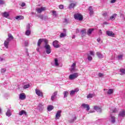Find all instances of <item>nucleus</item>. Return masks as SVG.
<instances>
[{
    "instance_id": "c85d7f7f",
    "label": "nucleus",
    "mask_w": 125,
    "mask_h": 125,
    "mask_svg": "<svg viewBox=\"0 0 125 125\" xmlns=\"http://www.w3.org/2000/svg\"><path fill=\"white\" fill-rule=\"evenodd\" d=\"M76 6V4L74 3H71L69 6V9H72V8H74Z\"/></svg>"
},
{
    "instance_id": "f704fd0d",
    "label": "nucleus",
    "mask_w": 125,
    "mask_h": 125,
    "mask_svg": "<svg viewBox=\"0 0 125 125\" xmlns=\"http://www.w3.org/2000/svg\"><path fill=\"white\" fill-rule=\"evenodd\" d=\"M25 35L26 36H30V35H31V30H26V31L25 32Z\"/></svg>"
},
{
    "instance_id": "37998d69",
    "label": "nucleus",
    "mask_w": 125,
    "mask_h": 125,
    "mask_svg": "<svg viewBox=\"0 0 125 125\" xmlns=\"http://www.w3.org/2000/svg\"><path fill=\"white\" fill-rule=\"evenodd\" d=\"M30 29H31V25H30L29 23H28V24L26 25V30H30Z\"/></svg>"
},
{
    "instance_id": "a878e982",
    "label": "nucleus",
    "mask_w": 125,
    "mask_h": 125,
    "mask_svg": "<svg viewBox=\"0 0 125 125\" xmlns=\"http://www.w3.org/2000/svg\"><path fill=\"white\" fill-rule=\"evenodd\" d=\"M22 115H25V116H26V115H27V112H26V111H25V110H21V111H20L19 115L22 116Z\"/></svg>"
},
{
    "instance_id": "4be33fe9",
    "label": "nucleus",
    "mask_w": 125,
    "mask_h": 125,
    "mask_svg": "<svg viewBox=\"0 0 125 125\" xmlns=\"http://www.w3.org/2000/svg\"><path fill=\"white\" fill-rule=\"evenodd\" d=\"M47 111L49 112H50V111H52V110H53L54 109V107H53V105H49L47 106Z\"/></svg>"
},
{
    "instance_id": "a19ab883",
    "label": "nucleus",
    "mask_w": 125,
    "mask_h": 125,
    "mask_svg": "<svg viewBox=\"0 0 125 125\" xmlns=\"http://www.w3.org/2000/svg\"><path fill=\"white\" fill-rule=\"evenodd\" d=\"M29 87H30V85L29 84H26V85H24L23 87L24 89H26V88H29Z\"/></svg>"
},
{
    "instance_id": "2f4dec72",
    "label": "nucleus",
    "mask_w": 125,
    "mask_h": 125,
    "mask_svg": "<svg viewBox=\"0 0 125 125\" xmlns=\"http://www.w3.org/2000/svg\"><path fill=\"white\" fill-rule=\"evenodd\" d=\"M120 73L121 76H123V75H125V69H122L120 70Z\"/></svg>"
},
{
    "instance_id": "0e129e2a",
    "label": "nucleus",
    "mask_w": 125,
    "mask_h": 125,
    "mask_svg": "<svg viewBox=\"0 0 125 125\" xmlns=\"http://www.w3.org/2000/svg\"><path fill=\"white\" fill-rule=\"evenodd\" d=\"M94 112H95V111L93 110V111H90L89 113H94Z\"/></svg>"
},
{
    "instance_id": "e433bc0d",
    "label": "nucleus",
    "mask_w": 125,
    "mask_h": 125,
    "mask_svg": "<svg viewBox=\"0 0 125 125\" xmlns=\"http://www.w3.org/2000/svg\"><path fill=\"white\" fill-rule=\"evenodd\" d=\"M48 19V17L47 16H43L42 15V19H41V20H47Z\"/></svg>"
},
{
    "instance_id": "f8f14e48",
    "label": "nucleus",
    "mask_w": 125,
    "mask_h": 125,
    "mask_svg": "<svg viewBox=\"0 0 125 125\" xmlns=\"http://www.w3.org/2000/svg\"><path fill=\"white\" fill-rule=\"evenodd\" d=\"M78 91H79V89L78 88L75 89L74 90H71L70 95L71 96H73V95H75V94H76V93H77Z\"/></svg>"
},
{
    "instance_id": "f257e3e1",
    "label": "nucleus",
    "mask_w": 125,
    "mask_h": 125,
    "mask_svg": "<svg viewBox=\"0 0 125 125\" xmlns=\"http://www.w3.org/2000/svg\"><path fill=\"white\" fill-rule=\"evenodd\" d=\"M8 38L6 39V40L4 42V45L6 48H8V45L9 43L13 40V36L10 33H9L8 35Z\"/></svg>"
},
{
    "instance_id": "09e8293b",
    "label": "nucleus",
    "mask_w": 125,
    "mask_h": 125,
    "mask_svg": "<svg viewBox=\"0 0 125 125\" xmlns=\"http://www.w3.org/2000/svg\"><path fill=\"white\" fill-rule=\"evenodd\" d=\"M107 14H108L107 13V12H104V13L103 14V15L104 17H106Z\"/></svg>"
},
{
    "instance_id": "473e14b6",
    "label": "nucleus",
    "mask_w": 125,
    "mask_h": 125,
    "mask_svg": "<svg viewBox=\"0 0 125 125\" xmlns=\"http://www.w3.org/2000/svg\"><path fill=\"white\" fill-rule=\"evenodd\" d=\"M52 13L54 17H57V13L56 12V11H52Z\"/></svg>"
},
{
    "instance_id": "393cba45",
    "label": "nucleus",
    "mask_w": 125,
    "mask_h": 125,
    "mask_svg": "<svg viewBox=\"0 0 125 125\" xmlns=\"http://www.w3.org/2000/svg\"><path fill=\"white\" fill-rule=\"evenodd\" d=\"M117 14H113L112 16L110 18V20L113 21L116 19V17H117Z\"/></svg>"
},
{
    "instance_id": "603ef678",
    "label": "nucleus",
    "mask_w": 125,
    "mask_h": 125,
    "mask_svg": "<svg viewBox=\"0 0 125 125\" xmlns=\"http://www.w3.org/2000/svg\"><path fill=\"white\" fill-rule=\"evenodd\" d=\"M28 44H29V42H28L25 41L24 42V45H25V46H27Z\"/></svg>"
},
{
    "instance_id": "412c9836",
    "label": "nucleus",
    "mask_w": 125,
    "mask_h": 125,
    "mask_svg": "<svg viewBox=\"0 0 125 125\" xmlns=\"http://www.w3.org/2000/svg\"><path fill=\"white\" fill-rule=\"evenodd\" d=\"M15 18L17 20L19 21V20H23V19H24V17L23 16L20 15L16 16Z\"/></svg>"
},
{
    "instance_id": "dca6fc26",
    "label": "nucleus",
    "mask_w": 125,
    "mask_h": 125,
    "mask_svg": "<svg viewBox=\"0 0 125 125\" xmlns=\"http://www.w3.org/2000/svg\"><path fill=\"white\" fill-rule=\"evenodd\" d=\"M20 99L21 100H25L26 99V95H25V93H22L20 94Z\"/></svg>"
},
{
    "instance_id": "0eeeda50",
    "label": "nucleus",
    "mask_w": 125,
    "mask_h": 125,
    "mask_svg": "<svg viewBox=\"0 0 125 125\" xmlns=\"http://www.w3.org/2000/svg\"><path fill=\"white\" fill-rule=\"evenodd\" d=\"M53 46L55 48H59L60 45L59 44V42L56 40L53 42Z\"/></svg>"
},
{
    "instance_id": "680f3d73",
    "label": "nucleus",
    "mask_w": 125,
    "mask_h": 125,
    "mask_svg": "<svg viewBox=\"0 0 125 125\" xmlns=\"http://www.w3.org/2000/svg\"><path fill=\"white\" fill-rule=\"evenodd\" d=\"M36 50L38 51V52H40V47L37 48Z\"/></svg>"
},
{
    "instance_id": "4468645a",
    "label": "nucleus",
    "mask_w": 125,
    "mask_h": 125,
    "mask_svg": "<svg viewBox=\"0 0 125 125\" xmlns=\"http://www.w3.org/2000/svg\"><path fill=\"white\" fill-rule=\"evenodd\" d=\"M61 113H62V111L61 110H58L57 112L56 115V120H58L61 117Z\"/></svg>"
},
{
    "instance_id": "69168bd1",
    "label": "nucleus",
    "mask_w": 125,
    "mask_h": 125,
    "mask_svg": "<svg viewBox=\"0 0 125 125\" xmlns=\"http://www.w3.org/2000/svg\"><path fill=\"white\" fill-rule=\"evenodd\" d=\"M76 38V36L75 35H73L72 36V39H75Z\"/></svg>"
},
{
    "instance_id": "6e6552de",
    "label": "nucleus",
    "mask_w": 125,
    "mask_h": 125,
    "mask_svg": "<svg viewBox=\"0 0 125 125\" xmlns=\"http://www.w3.org/2000/svg\"><path fill=\"white\" fill-rule=\"evenodd\" d=\"M57 94H58V91H55L51 97V101H54L55 99L56 98L57 96Z\"/></svg>"
},
{
    "instance_id": "c9c22d12",
    "label": "nucleus",
    "mask_w": 125,
    "mask_h": 125,
    "mask_svg": "<svg viewBox=\"0 0 125 125\" xmlns=\"http://www.w3.org/2000/svg\"><path fill=\"white\" fill-rule=\"evenodd\" d=\"M55 65L56 67L59 65V63H58V59H55Z\"/></svg>"
},
{
    "instance_id": "cd10ccee",
    "label": "nucleus",
    "mask_w": 125,
    "mask_h": 125,
    "mask_svg": "<svg viewBox=\"0 0 125 125\" xmlns=\"http://www.w3.org/2000/svg\"><path fill=\"white\" fill-rule=\"evenodd\" d=\"M63 94L64 95L63 98H66L68 97V95H69V92L67 91H65L63 92Z\"/></svg>"
},
{
    "instance_id": "ddd939ff",
    "label": "nucleus",
    "mask_w": 125,
    "mask_h": 125,
    "mask_svg": "<svg viewBox=\"0 0 125 125\" xmlns=\"http://www.w3.org/2000/svg\"><path fill=\"white\" fill-rule=\"evenodd\" d=\"M125 117V110H122L119 112L118 118H124Z\"/></svg>"
},
{
    "instance_id": "052dcab7",
    "label": "nucleus",
    "mask_w": 125,
    "mask_h": 125,
    "mask_svg": "<svg viewBox=\"0 0 125 125\" xmlns=\"http://www.w3.org/2000/svg\"><path fill=\"white\" fill-rule=\"evenodd\" d=\"M76 120H77V117L75 116L73 119V121L72 122H74V121H76Z\"/></svg>"
},
{
    "instance_id": "4d7b16f0",
    "label": "nucleus",
    "mask_w": 125,
    "mask_h": 125,
    "mask_svg": "<svg viewBox=\"0 0 125 125\" xmlns=\"http://www.w3.org/2000/svg\"><path fill=\"white\" fill-rule=\"evenodd\" d=\"M116 2V0H111V3H115Z\"/></svg>"
},
{
    "instance_id": "79ce46f5",
    "label": "nucleus",
    "mask_w": 125,
    "mask_h": 125,
    "mask_svg": "<svg viewBox=\"0 0 125 125\" xmlns=\"http://www.w3.org/2000/svg\"><path fill=\"white\" fill-rule=\"evenodd\" d=\"M6 72V69L2 68L1 69V74H4V72Z\"/></svg>"
},
{
    "instance_id": "49530a36",
    "label": "nucleus",
    "mask_w": 125,
    "mask_h": 125,
    "mask_svg": "<svg viewBox=\"0 0 125 125\" xmlns=\"http://www.w3.org/2000/svg\"><path fill=\"white\" fill-rule=\"evenodd\" d=\"M89 53L90 55H92V56H94V52L90 51Z\"/></svg>"
},
{
    "instance_id": "aec40b11",
    "label": "nucleus",
    "mask_w": 125,
    "mask_h": 125,
    "mask_svg": "<svg viewBox=\"0 0 125 125\" xmlns=\"http://www.w3.org/2000/svg\"><path fill=\"white\" fill-rule=\"evenodd\" d=\"M70 72H73V71H76V63H73L71 65V68L70 69Z\"/></svg>"
},
{
    "instance_id": "b1692460",
    "label": "nucleus",
    "mask_w": 125,
    "mask_h": 125,
    "mask_svg": "<svg viewBox=\"0 0 125 125\" xmlns=\"http://www.w3.org/2000/svg\"><path fill=\"white\" fill-rule=\"evenodd\" d=\"M96 54L98 56V57L100 59H102L104 57L103 56V55H102V54H101V53L99 52H97L96 53Z\"/></svg>"
},
{
    "instance_id": "f3484780",
    "label": "nucleus",
    "mask_w": 125,
    "mask_h": 125,
    "mask_svg": "<svg viewBox=\"0 0 125 125\" xmlns=\"http://www.w3.org/2000/svg\"><path fill=\"white\" fill-rule=\"evenodd\" d=\"M110 121L111 122V124H115V123H116V118L115 116L110 115Z\"/></svg>"
},
{
    "instance_id": "58836bf2",
    "label": "nucleus",
    "mask_w": 125,
    "mask_h": 125,
    "mask_svg": "<svg viewBox=\"0 0 125 125\" xmlns=\"http://www.w3.org/2000/svg\"><path fill=\"white\" fill-rule=\"evenodd\" d=\"M66 33H62L60 34V38H65V37H66Z\"/></svg>"
},
{
    "instance_id": "72a5a7b5",
    "label": "nucleus",
    "mask_w": 125,
    "mask_h": 125,
    "mask_svg": "<svg viewBox=\"0 0 125 125\" xmlns=\"http://www.w3.org/2000/svg\"><path fill=\"white\" fill-rule=\"evenodd\" d=\"M113 89H108V91H107V94L108 95H111L112 94V93H113Z\"/></svg>"
},
{
    "instance_id": "de8ad7c7",
    "label": "nucleus",
    "mask_w": 125,
    "mask_h": 125,
    "mask_svg": "<svg viewBox=\"0 0 125 125\" xmlns=\"http://www.w3.org/2000/svg\"><path fill=\"white\" fill-rule=\"evenodd\" d=\"M59 7L60 9H63V8H64V6L62 5H59Z\"/></svg>"
},
{
    "instance_id": "2eb2a0df",
    "label": "nucleus",
    "mask_w": 125,
    "mask_h": 125,
    "mask_svg": "<svg viewBox=\"0 0 125 125\" xmlns=\"http://www.w3.org/2000/svg\"><path fill=\"white\" fill-rule=\"evenodd\" d=\"M106 35L109 36V37H115V33H113V31H107Z\"/></svg>"
},
{
    "instance_id": "423d86ee",
    "label": "nucleus",
    "mask_w": 125,
    "mask_h": 125,
    "mask_svg": "<svg viewBox=\"0 0 125 125\" xmlns=\"http://www.w3.org/2000/svg\"><path fill=\"white\" fill-rule=\"evenodd\" d=\"M35 93L37 95H38V96H39L40 97H43V93H42V90L39 89H36Z\"/></svg>"
},
{
    "instance_id": "f03ea898",
    "label": "nucleus",
    "mask_w": 125,
    "mask_h": 125,
    "mask_svg": "<svg viewBox=\"0 0 125 125\" xmlns=\"http://www.w3.org/2000/svg\"><path fill=\"white\" fill-rule=\"evenodd\" d=\"M44 48L46 51V53L47 54H50V53H51V47H50L49 44L45 43V45L44 46Z\"/></svg>"
},
{
    "instance_id": "bb28decb",
    "label": "nucleus",
    "mask_w": 125,
    "mask_h": 125,
    "mask_svg": "<svg viewBox=\"0 0 125 125\" xmlns=\"http://www.w3.org/2000/svg\"><path fill=\"white\" fill-rule=\"evenodd\" d=\"M95 96V94L93 93V94H89L88 95H87V98L88 99L89 98H92V97Z\"/></svg>"
},
{
    "instance_id": "c03bdc74",
    "label": "nucleus",
    "mask_w": 125,
    "mask_h": 125,
    "mask_svg": "<svg viewBox=\"0 0 125 125\" xmlns=\"http://www.w3.org/2000/svg\"><path fill=\"white\" fill-rule=\"evenodd\" d=\"M36 16V17H38V18L42 19V15H37Z\"/></svg>"
},
{
    "instance_id": "338daca9",
    "label": "nucleus",
    "mask_w": 125,
    "mask_h": 125,
    "mask_svg": "<svg viewBox=\"0 0 125 125\" xmlns=\"http://www.w3.org/2000/svg\"><path fill=\"white\" fill-rule=\"evenodd\" d=\"M79 29H77L76 33H79Z\"/></svg>"
},
{
    "instance_id": "5fc2aeb1",
    "label": "nucleus",
    "mask_w": 125,
    "mask_h": 125,
    "mask_svg": "<svg viewBox=\"0 0 125 125\" xmlns=\"http://www.w3.org/2000/svg\"><path fill=\"white\" fill-rule=\"evenodd\" d=\"M99 77H100V78H101V77H103V74H102L101 73H99Z\"/></svg>"
},
{
    "instance_id": "7ed1b4c3",
    "label": "nucleus",
    "mask_w": 125,
    "mask_h": 125,
    "mask_svg": "<svg viewBox=\"0 0 125 125\" xmlns=\"http://www.w3.org/2000/svg\"><path fill=\"white\" fill-rule=\"evenodd\" d=\"M42 42H44L45 43H48V41L46 39H40L38 40L37 45L40 47L41 46V44H42Z\"/></svg>"
},
{
    "instance_id": "1a4fd4ad",
    "label": "nucleus",
    "mask_w": 125,
    "mask_h": 125,
    "mask_svg": "<svg viewBox=\"0 0 125 125\" xmlns=\"http://www.w3.org/2000/svg\"><path fill=\"white\" fill-rule=\"evenodd\" d=\"M38 109L39 112H42V111H43V109H44V107L43 106V104H42V103L39 104Z\"/></svg>"
},
{
    "instance_id": "9b49d317",
    "label": "nucleus",
    "mask_w": 125,
    "mask_h": 125,
    "mask_svg": "<svg viewBox=\"0 0 125 125\" xmlns=\"http://www.w3.org/2000/svg\"><path fill=\"white\" fill-rule=\"evenodd\" d=\"M94 109L99 113H101L102 112V109L101 108L97 105L94 106Z\"/></svg>"
},
{
    "instance_id": "6ab92c4d",
    "label": "nucleus",
    "mask_w": 125,
    "mask_h": 125,
    "mask_svg": "<svg viewBox=\"0 0 125 125\" xmlns=\"http://www.w3.org/2000/svg\"><path fill=\"white\" fill-rule=\"evenodd\" d=\"M82 106V107H83V108H86V111H89L90 109V107H89V104H83Z\"/></svg>"
},
{
    "instance_id": "a18cd8bd",
    "label": "nucleus",
    "mask_w": 125,
    "mask_h": 125,
    "mask_svg": "<svg viewBox=\"0 0 125 125\" xmlns=\"http://www.w3.org/2000/svg\"><path fill=\"white\" fill-rule=\"evenodd\" d=\"M63 22L64 23H66V24L70 23V22H69V20H68L67 19H65Z\"/></svg>"
},
{
    "instance_id": "bf43d9fd",
    "label": "nucleus",
    "mask_w": 125,
    "mask_h": 125,
    "mask_svg": "<svg viewBox=\"0 0 125 125\" xmlns=\"http://www.w3.org/2000/svg\"><path fill=\"white\" fill-rule=\"evenodd\" d=\"M97 41L98 42H100V41H101V40L100 39V38H98Z\"/></svg>"
},
{
    "instance_id": "13d9d810",
    "label": "nucleus",
    "mask_w": 125,
    "mask_h": 125,
    "mask_svg": "<svg viewBox=\"0 0 125 125\" xmlns=\"http://www.w3.org/2000/svg\"><path fill=\"white\" fill-rule=\"evenodd\" d=\"M3 61H4V59H3L2 58H0V62H1Z\"/></svg>"
},
{
    "instance_id": "8fccbe9b",
    "label": "nucleus",
    "mask_w": 125,
    "mask_h": 125,
    "mask_svg": "<svg viewBox=\"0 0 125 125\" xmlns=\"http://www.w3.org/2000/svg\"><path fill=\"white\" fill-rule=\"evenodd\" d=\"M81 33L82 35H84V34H85V30H81Z\"/></svg>"
},
{
    "instance_id": "39448f33",
    "label": "nucleus",
    "mask_w": 125,
    "mask_h": 125,
    "mask_svg": "<svg viewBox=\"0 0 125 125\" xmlns=\"http://www.w3.org/2000/svg\"><path fill=\"white\" fill-rule=\"evenodd\" d=\"M78 77H79V74L78 73H74L69 75V79L70 81H73L75 79H77Z\"/></svg>"
},
{
    "instance_id": "774afa93",
    "label": "nucleus",
    "mask_w": 125,
    "mask_h": 125,
    "mask_svg": "<svg viewBox=\"0 0 125 125\" xmlns=\"http://www.w3.org/2000/svg\"><path fill=\"white\" fill-rule=\"evenodd\" d=\"M27 56H28V57H29V55L28 53H27Z\"/></svg>"
},
{
    "instance_id": "6e6d98bb",
    "label": "nucleus",
    "mask_w": 125,
    "mask_h": 125,
    "mask_svg": "<svg viewBox=\"0 0 125 125\" xmlns=\"http://www.w3.org/2000/svg\"><path fill=\"white\" fill-rule=\"evenodd\" d=\"M25 5H26V3H25V2H22L21 3V6H22V7H23V6H25Z\"/></svg>"
},
{
    "instance_id": "ea45409f",
    "label": "nucleus",
    "mask_w": 125,
    "mask_h": 125,
    "mask_svg": "<svg viewBox=\"0 0 125 125\" xmlns=\"http://www.w3.org/2000/svg\"><path fill=\"white\" fill-rule=\"evenodd\" d=\"M123 57H124V55H120L118 56V59L119 60H122Z\"/></svg>"
},
{
    "instance_id": "3c124183",
    "label": "nucleus",
    "mask_w": 125,
    "mask_h": 125,
    "mask_svg": "<svg viewBox=\"0 0 125 125\" xmlns=\"http://www.w3.org/2000/svg\"><path fill=\"white\" fill-rule=\"evenodd\" d=\"M113 113H117V112H118V110L117 109V108H114L113 110H112Z\"/></svg>"
},
{
    "instance_id": "864d4df0",
    "label": "nucleus",
    "mask_w": 125,
    "mask_h": 125,
    "mask_svg": "<svg viewBox=\"0 0 125 125\" xmlns=\"http://www.w3.org/2000/svg\"><path fill=\"white\" fill-rule=\"evenodd\" d=\"M4 4V1L2 0H0V4Z\"/></svg>"
},
{
    "instance_id": "4c0bfd02",
    "label": "nucleus",
    "mask_w": 125,
    "mask_h": 125,
    "mask_svg": "<svg viewBox=\"0 0 125 125\" xmlns=\"http://www.w3.org/2000/svg\"><path fill=\"white\" fill-rule=\"evenodd\" d=\"M87 59L88 61H91L92 60V57L91 56L89 55V54H87Z\"/></svg>"
},
{
    "instance_id": "9d476101",
    "label": "nucleus",
    "mask_w": 125,
    "mask_h": 125,
    "mask_svg": "<svg viewBox=\"0 0 125 125\" xmlns=\"http://www.w3.org/2000/svg\"><path fill=\"white\" fill-rule=\"evenodd\" d=\"M36 10L38 13H42V11L45 10V7H42L41 8H37Z\"/></svg>"
},
{
    "instance_id": "5701e85b",
    "label": "nucleus",
    "mask_w": 125,
    "mask_h": 125,
    "mask_svg": "<svg viewBox=\"0 0 125 125\" xmlns=\"http://www.w3.org/2000/svg\"><path fill=\"white\" fill-rule=\"evenodd\" d=\"M2 15L3 17L7 18V17L9 16V13H7V12H4V13H2Z\"/></svg>"
},
{
    "instance_id": "c756f323",
    "label": "nucleus",
    "mask_w": 125,
    "mask_h": 125,
    "mask_svg": "<svg viewBox=\"0 0 125 125\" xmlns=\"http://www.w3.org/2000/svg\"><path fill=\"white\" fill-rule=\"evenodd\" d=\"M6 116H7V117H10V116H11V111H10V109L7 110L6 113Z\"/></svg>"
},
{
    "instance_id": "20e7f679",
    "label": "nucleus",
    "mask_w": 125,
    "mask_h": 125,
    "mask_svg": "<svg viewBox=\"0 0 125 125\" xmlns=\"http://www.w3.org/2000/svg\"><path fill=\"white\" fill-rule=\"evenodd\" d=\"M74 19L76 20H79V21H82L83 19V15H82L80 14H78V13L75 14H74Z\"/></svg>"
},
{
    "instance_id": "7c9ffc66",
    "label": "nucleus",
    "mask_w": 125,
    "mask_h": 125,
    "mask_svg": "<svg viewBox=\"0 0 125 125\" xmlns=\"http://www.w3.org/2000/svg\"><path fill=\"white\" fill-rule=\"evenodd\" d=\"M93 31H94V29L93 28L89 29L87 31V35H91V33H92V32H93Z\"/></svg>"
},
{
    "instance_id": "e2e57ef3",
    "label": "nucleus",
    "mask_w": 125,
    "mask_h": 125,
    "mask_svg": "<svg viewBox=\"0 0 125 125\" xmlns=\"http://www.w3.org/2000/svg\"><path fill=\"white\" fill-rule=\"evenodd\" d=\"M104 25H107V24H108V22L105 21V22H104Z\"/></svg>"
},
{
    "instance_id": "a211bd4d",
    "label": "nucleus",
    "mask_w": 125,
    "mask_h": 125,
    "mask_svg": "<svg viewBox=\"0 0 125 125\" xmlns=\"http://www.w3.org/2000/svg\"><path fill=\"white\" fill-rule=\"evenodd\" d=\"M88 11H89V13L90 14V16H92V15H93L94 13L93 8H92V6L89 7Z\"/></svg>"
}]
</instances>
